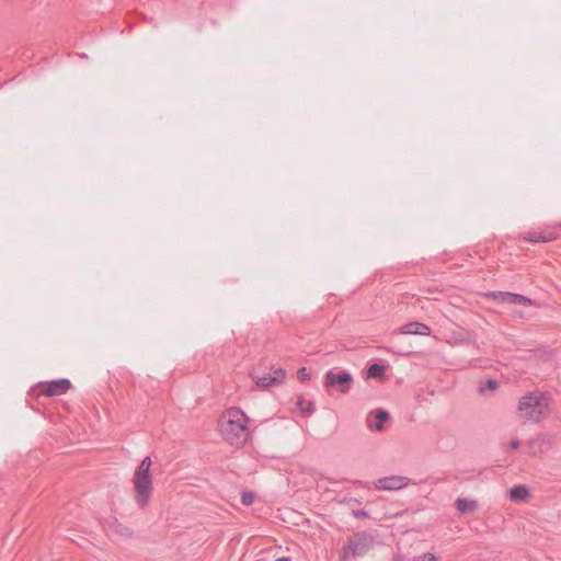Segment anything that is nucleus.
Listing matches in <instances>:
<instances>
[{
	"label": "nucleus",
	"mask_w": 561,
	"mask_h": 561,
	"mask_svg": "<svg viewBox=\"0 0 561 561\" xmlns=\"http://www.w3.org/2000/svg\"><path fill=\"white\" fill-rule=\"evenodd\" d=\"M71 387V382L67 378L56 379L36 385V390L39 396L56 397L65 394Z\"/></svg>",
	"instance_id": "nucleus-5"
},
{
	"label": "nucleus",
	"mask_w": 561,
	"mask_h": 561,
	"mask_svg": "<svg viewBox=\"0 0 561 561\" xmlns=\"http://www.w3.org/2000/svg\"><path fill=\"white\" fill-rule=\"evenodd\" d=\"M411 480L408 477L403 476H390V477H383L379 478L371 484L377 490H383V491H398L401 490L410 484Z\"/></svg>",
	"instance_id": "nucleus-8"
},
{
	"label": "nucleus",
	"mask_w": 561,
	"mask_h": 561,
	"mask_svg": "<svg viewBox=\"0 0 561 561\" xmlns=\"http://www.w3.org/2000/svg\"><path fill=\"white\" fill-rule=\"evenodd\" d=\"M353 383V377L348 371L336 373L334 370H329L324 375V387L330 388L334 386H340L339 391L341 393H347Z\"/></svg>",
	"instance_id": "nucleus-6"
},
{
	"label": "nucleus",
	"mask_w": 561,
	"mask_h": 561,
	"mask_svg": "<svg viewBox=\"0 0 561 561\" xmlns=\"http://www.w3.org/2000/svg\"><path fill=\"white\" fill-rule=\"evenodd\" d=\"M275 561H291V560L289 558L282 557V558L276 559Z\"/></svg>",
	"instance_id": "nucleus-26"
},
{
	"label": "nucleus",
	"mask_w": 561,
	"mask_h": 561,
	"mask_svg": "<svg viewBox=\"0 0 561 561\" xmlns=\"http://www.w3.org/2000/svg\"><path fill=\"white\" fill-rule=\"evenodd\" d=\"M554 445V439L549 434H540L528 440V454L530 456H539L549 451Z\"/></svg>",
	"instance_id": "nucleus-7"
},
{
	"label": "nucleus",
	"mask_w": 561,
	"mask_h": 561,
	"mask_svg": "<svg viewBox=\"0 0 561 561\" xmlns=\"http://www.w3.org/2000/svg\"><path fill=\"white\" fill-rule=\"evenodd\" d=\"M478 505L477 502L473 500L468 499H457L456 501V508L460 513H468V512H474L477 510Z\"/></svg>",
	"instance_id": "nucleus-16"
},
{
	"label": "nucleus",
	"mask_w": 561,
	"mask_h": 561,
	"mask_svg": "<svg viewBox=\"0 0 561 561\" xmlns=\"http://www.w3.org/2000/svg\"><path fill=\"white\" fill-rule=\"evenodd\" d=\"M374 536L366 531H357L351 535L339 552L340 561H352L365 556L374 546Z\"/></svg>",
	"instance_id": "nucleus-4"
},
{
	"label": "nucleus",
	"mask_w": 561,
	"mask_h": 561,
	"mask_svg": "<svg viewBox=\"0 0 561 561\" xmlns=\"http://www.w3.org/2000/svg\"><path fill=\"white\" fill-rule=\"evenodd\" d=\"M389 416L387 411L378 410L375 416L370 414L367 416V426L370 430L380 432L383 430V423L389 420Z\"/></svg>",
	"instance_id": "nucleus-13"
},
{
	"label": "nucleus",
	"mask_w": 561,
	"mask_h": 561,
	"mask_svg": "<svg viewBox=\"0 0 561 561\" xmlns=\"http://www.w3.org/2000/svg\"><path fill=\"white\" fill-rule=\"evenodd\" d=\"M151 466V458L146 456L135 470L133 477L134 500L141 510L150 504L153 494V481L150 474Z\"/></svg>",
	"instance_id": "nucleus-3"
},
{
	"label": "nucleus",
	"mask_w": 561,
	"mask_h": 561,
	"mask_svg": "<svg viewBox=\"0 0 561 561\" xmlns=\"http://www.w3.org/2000/svg\"><path fill=\"white\" fill-rule=\"evenodd\" d=\"M518 447H519V440H518V439H513V440L510 443V448H511L512 450H516V449H518Z\"/></svg>",
	"instance_id": "nucleus-23"
},
{
	"label": "nucleus",
	"mask_w": 561,
	"mask_h": 561,
	"mask_svg": "<svg viewBox=\"0 0 561 561\" xmlns=\"http://www.w3.org/2000/svg\"><path fill=\"white\" fill-rule=\"evenodd\" d=\"M253 501H254V494L253 493H251V492H243L241 494V502H242L243 505L249 506V505H251L253 503Z\"/></svg>",
	"instance_id": "nucleus-20"
},
{
	"label": "nucleus",
	"mask_w": 561,
	"mask_h": 561,
	"mask_svg": "<svg viewBox=\"0 0 561 561\" xmlns=\"http://www.w3.org/2000/svg\"><path fill=\"white\" fill-rule=\"evenodd\" d=\"M446 342L451 345H468L473 343V334L462 327L454 325Z\"/></svg>",
	"instance_id": "nucleus-9"
},
{
	"label": "nucleus",
	"mask_w": 561,
	"mask_h": 561,
	"mask_svg": "<svg viewBox=\"0 0 561 561\" xmlns=\"http://www.w3.org/2000/svg\"><path fill=\"white\" fill-rule=\"evenodd\" d=\"M354 515L356 517H366L367 513L365 511H358V512H355Z\"/></svg>",
	"instance_id": "nucleus-25"
},
{
	"label": "nucleus",
	"mask_w": 561,
	"mask_h": 561,
	"mask_svg": "<svg viewBox=\"0 0 561 561\" xmlns=\"http://www.w3.org/2000/svg\"><path fill=\"white\" fill-rule=\"evenodd\" d=\"M401 334L430 335L431 328L422 322L413 321L404 324L399 329Z\"/></svg>",
	"instance_id": "nucleus-12"
},
{
	"label": "nucleus",
	"mask_w": 561,
	"mask_h": 561,
	"mask_svg": "<svg viewBox=\"0 0 561 561\" xmlns=\"http://www.w3.org/2000/svg\"><path fill=\"white\" fill-rule=\"evenodd\" d=\"M488 296L493 297L494 299L501 298L502 301L515 305H531V300L523 295L513 294V293H491Z\"/></svg>",
	"instance_id": "nucleus-11"
},
{
	"label": "nucleus",
	"mask_w": 561,
	"mask_h": 561,
	"mask_svg": "<svg viewBox=\"0 0 561 561\" xmlns=\"http://www.w3.org/2000/svg\"><path fill=\"white\" fill-rule=\"evenodd\" d=\"M557 238V233L554 231H546V232H527L524 237L525 240L529 242H549Z\"/></svg>",
	"instance_id": "nucleus-14"
},
{
	"label": "nucleus",
	"mask_w": 561,
	"mask_h": 561,
	"mask_svg": "<svg viewBox=\"0 0 561 561\" xmlns=\"http://www.w3.org/2000/svg\"><path fill=\"white\" fill-rule=\"evenodd\" d=\"M297 405L301 409V411H302V412H305V413H307V414H311V413L313 412V410H314V409L311 407V403H310V402H308V403H307V405L305 407V405H304V400H301V399L297 402Z\"/></svg>",
	"instance_id": "nucleus-21"
},
{
	"label": "nucleus",
	"mask_w": 561,
	"mask_h": 561,
	"mask_svg": "<svg viewBox=\"0 0 561 561\" xmlns=\"http://www.w3.org/2000/svg\"><path fill=\"white\" fill-rule=\"evenodd\" d=\"M391 561H437V558L434 553L426 552L421 556H416L413 559H407L402 554H396Z\"/></svg>",
	"instance_id": "nucleus-17"
},
{
	"label": "nucleus",
	"mask_w": 561,
	"mask_h": 561,
	"mask_svg": "<svg viewBox=\"0 0 561 561\" xmlns=\"http://www.w3.org/2000/svg\"><path fill=\"white\" fill-rule=\"evenodd\" d=\"M529 495V489L523 484L515 485L510 490V499L513 502H525Z\"/></svg>",
	"instance_id": "nucleus-15"
},
{
	"label": "nucleus",
	"mask_w": 561,
	"mask_h": 561,
	"mask_svg": "<svg viewBox=\"0 0 561 561\" xmlns=\"http://www.w3.org/2000/svg\"><path fill=\"white\" fill-rule=\"evenodd\" d=\"M121 529H119V534L121 535H124V536H129L130 535V531L128 528H124V527H121L118 526Z\"/></svg>",
	"instance_id": "nucleus-24"
},
{
	"label": "nucleus",
	"mask_w": 561,
	"mask_h": 561,
	"mask_svg": "<svg viewBox=\"0 0 561 561\" xmlns=\"http://www.w3.org/2000/svg\"><path fill=\"white\" fill-rule=\"evenodd\" d=\"M249 419L239 408L228 409L220 419V431L231 445L242 446L249 438Z\"/></svg>",
	"instance_id": "nucleus-1"
},
{
	"label": "nucleus",
	"mask_w": 561,
	"mask_h": 561,
	"mask_svg": "<svg viewBox=\"0 0 561 561\" xmlns=\"http://www.w3.org/2000/svg\"><path fill=\"white\" fill-rule=\"evenodd\" d=\"M551 400L542 392L535 391L523 396L517 405V413L525 422L539 423L550 412Z\"/></svg>",
	"instance_id": "nucleus-2"
},
{
	"label": "nucleus",
	"mask_w": 561,
	"mask_h": 561,
	"mask_svg": "<svg viewBox=\"0 0 561 561\" xmlns=\"http://www.w3.org/2000/svg\"><path fill=\"white\" fill-rule=\"evenodd\" d=\"M297 374H298V378L302 381L310 379V374L307 371V369L305 367L299 368Z\"/></svg>",
	"instance_id": "nucleus-22"
},
{
	"label": "nucleus",
	"mask_w": 561,
	"mask_h": 561,
	"mask_svg": "<svg viewBox=\"0 0 561 561\" xmlns=\"http://www.w3.org/2000/svg\"><path fill=\"white\" fill-rule=\"evenodd\" d=\"M284 378L285 371L282 368H276L272 373L263 376H253V380L256 386L264 389L282 383Z\"/></svg>",
	"instance_id": "nucleus-10"
},
{
	"label": "nucleus",
	"mask_w": 561,
	"mask_h": 561,
	"mask_svg": "<svg viewBox=\"0 0 561 561\" xmlns=\"http://www.w3.org/2000/svg\"><path fill=\"white\" fill-rule=\"evenodd\" d=\"M385 374V366L382 365H379V364H373L368 370H367V376L369 378H380L382 377Z\"/></svg>",
	"instance_id": "nucleus-18"
},
{
	"label": "nucleus",
	"mask_w": 561,
	"mask_h": 561,
	"mask_svg": "<svg viewBox=\"0 0 561 561\" xmlns=\"http://www.w3.org/2000/svg\"><path fill=\"white\" fill-rule=\"evenodd\" d=\"M497 381L490 379L484 385H481L479 390L481 393H485L486 390L492 392L497 389Z\"/></svg>",
	"instance_id": "nucleus-19"
}]
</instances>
